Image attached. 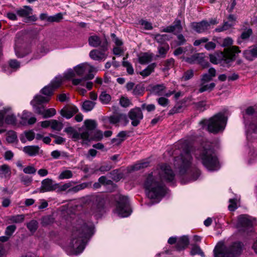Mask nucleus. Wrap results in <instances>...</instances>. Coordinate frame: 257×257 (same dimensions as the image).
<instances>
[{"instance_id": "1", "label": "nucleus", "mask_w": 257, "mask_h": 257, "mask_svg": "<svg viewBox=\"0 0 257 257\" xmlns=\"http://www.w3.org/2000/svg\"><path fill=\"white\" fill-rule=\"evenodd\" d=\"M182 152L180 156L175 158L176 164L180 166V173L181 175L186 174L190 176L192 174L190 165L192 158V153L195 159L201 161L203 165L210 171L217 170L219 168V162L214 153V150L209 143L202 144L197 148L193 149L189 146L186 141L179 142Z\"/></svg>"}, {"instance_id": "2", "label": "nucleus", "mask_w": 257, "mask_h": 257, "mask_svg": "<svg viewBox=\"0 0 257 257\" xmlns=\"http://www.w3.org/2000/svg\"><path fill=\"white\" fill-rule=\"evenodd\" d=\"M175 174L170 166L159 165L151 173L144 176V187L147 191V195L151 199H155L164 195L165 190L163 181L172 182Z\"/></svg>"}, {"instance_id": "3", "label": "nucleus", "mask_w": 257, "mask_h": 257, "mask_svg": "<svg viewBox=\"0 0 257 257\" xmlns=\"http://www.w3.org/2000/svg\"><path fill=\"white\" fill-rule=\"evenodd\" d=\"M93 229L94 225L91 222H85L82 219L77 220L68 246L72 253L77 254L82 252L84 248V239L93 234Z\"/></svg>"}, {"instance_id": "4", "label": "nucleus", "mask_w": 257, "mask_h": 257, "mask_svg": "<svg viewBox=\"0 0 257 257\" xmlns=\"http://www.w3.org/2000/svg\"><path fill=\"white\" fill-rule=\"evenodd\" d=\"M226 121L227 118L224 114L218 113L202 122L207 126V130L210 133L216 134L224 130Z\"/></svg>"}, {"instance_id": "5", "label": "nucleus", "mask_w": 257, "mask_h": 257, "mask_svg": "<svg viewBox=\"0 0 257 257\" xmlns=\"http://www.w3.org/2000/svg\"><path fill=\"white\" fill-rule=\"evenodd\" d=\"M243 246L241 242L235 241L222 250L215 248L214 257H237L241 254Z\"/></svg>"}, {"instance_id": "6", "label": "nucleus", "mask_w": 257, "mask_h": 257, "mask_svg": "<svg viewBox=\"0 0 257 257\" xmlns=\"http://www.w3.org/2000/svg\"><path fill=\"white\" fill-rule=\"evenodd\" d=\"M115 200L116 202V206L114 212L121 217L129 216L131 210L129 206L127 197L117 194L115 196Z\"/></svg>"}, {"instance_id": "7", "label": "nucleus", "mask_w": 257, "mask_h": 257, "mask_svg": "<svg viewBox=\"0 0 257 257\" xmlns=\"http://www.w3.org/2000/svg\"><path fill=\"white\" fill-rule=\"evenodd\" d=\"M74 73H69L71 76L75 75L80 77H84L88 74H93L97 72L96 69L88 63H83L78 65L74 68Z\"/></svg>"}, {"instance_id": "8", "label": "nucleus", "mask_w": 257, "mask_h": 257, "mask_svg": "<svg viewBox=\"0 0 257 257\" xmlns=\"http://www.w3.org/2000/svg\"><path fill=\"white\" fill-rule=\"evenodd\" d=\"M88 44L93 47H100L101 50L107 51L108 49V42L105 38L101 39L97 35L91 36L88 39Z\"/></svg>"}, {"instance_id": "9", "label": "nucleus", "mask_w": 257, "mask_h": 257, "mask_svg": "<svg viewBox=\"0 0 257 257\" xmlns=\"http://www.w3.org/2000/svg\"><path fill=\"white\" fill-rule=\"evenodd\" d=\"M128 116L132 120L131 124L134 126H138L144 117L141 108L138 107L131 109L128 113Z\"/></svg>"}, {"instance_id": "10", "label": "nucleus", "mask_w": 257, "mask_h": 257, "mask_svg": "<svg viewBox=\"0 0 257 257\" xmlns=\"http://www.w3.org/2000/svg\"><path fill=\"white\" fill-rule=\"evenodd\" d=\"M107 200V196L104 194H100L95 196V204L91 208L93 214L96 215L100 212L103 208L104 205Z\"/></svg>"}, {"instance_id": "11", "label": "nucleus", "mask_w": 257, "mask_h": 257, "mask_svg": "<svg viewBox=\"0 0 257 257\" xmlns=\"http://www.w3.org/2000/svg\"><path fill=\"white\" fill-rule=\"evenodd\" d=\"M240 53L239 47L236 46H233L224 50L223 53H221L223 56V59L224 61L232 60L234 59L235 54Z\"/></svg>"}, {"instance_id": "12", "label": "nucleus", "mask_w": 257, "mask_h": 257, "mask_svg": "<svg viewBox=\"0 0 257 257\" xmlns=\"http://www.w3.org/2000/svg\"><path fill=\"white\" fill-rule=\"evenodd\" d=\"M33 9L29 6H24L17 11V14L21 17H27L28 21L35 22L37 19L35 16H31Z\"/></svg>"}, {"instance_id": "13", "label": "nucleus", "mask_w": 257, "mask_h": 257, "mask_svg": "<svg viewBox=\"0 0 257 257\" xmlns=\"http://www.w3.org/2000/svg\"><path fill=\"white\" fill-rule=\"evenodd\" d=\"M57 186L58 183L54 184L52 179L50 178L45 179L41 182L40 192L44 193L55 191L56 190V187Z\"/></svg>"}, {"instance_id": "14", "label": "nucleus", "mask_w": 257, "mask_h": 257, "mask_svg": "<svg viewBox=\"0 0 257 257\" xmlns=\"http://www.w3.org/2000/svg\"><path fill=\"white\" fill-rule=\"evenodd\" d=\"M192 28L198 33L204 32L210 29V24L206 21H202L199 23H193Z\"/></svg>"}, {"instance_id": "15", "label": "nucleus", "mask_w": 257, "mask_h": 257, "mask_svg": "<svg viewBox=\"0 0 257 257\" xmlns=\"http://www.w3.org/2000/svg\"><path fill=\"white\" fill-rule=\"evenodd\" d=\"M108 120L110 123L116 124L119 122L123 121L124 124H126L128 120L125 114L122 113H115L110 116L108 118Z\"/></svg>"}, {"instance_id": "16", "label": "nucleus", "mask_w": 257, "mask_h": 257, "mask_svg": "<svg viewBox=\"0 0 257 257\" xmlns=\"http://www.w3.org/2000/svg\"><path fill=\"white\" fill-rule=\"evenodd\" d=\"M23 152L28 156L33 157L38 155L40 153H42V151L38 146H27L24 147L23 150Z\"/></svg>"}, {"instance_id": "17", "label": "nucleus", "mask_w": 257, "mask_h": 257, "mask_svg": "<svg viewBox=\"0 0 257 257\" xmlns=\"http://www.w3.org/2000/svg\"><path fill=\"white\" fill-rule=\"evenodd\" d=\"M77 108L75 106H68L63 108L61 110V114L66 118H70L78 111Z\"/></svg>"}, {"instance_id": "18", "label": "nucleus", "mask_w": 257, "mask_h": 257, "mask_svg": "<svg viewBox=\"0 0 257 257\" xmlns=\"http://www.w3.org/2000/svg\"><path fill=\"white\" fill-rule=\"evenodd\" d=\"M243 55L246 59L250 61L257 58V46L253 45L249 47L243 52Z\"/></svg>"}, {"instance_id": "19", "label": "nucleus", "mask_w": 257, "mask_h": 257, "mask_svg": "<svg viewBox=\"0 0 257 257\" xmlns=\"http://www.w3.org/2000/svg\"><path fill=\"white\" fill-rule=\"evenodd\" d=\"M105 51H99L97 50H92L89 53L90 57L94 60H101L105 59L107 55L105 54Z\"/></svg>"}, {"instance_id": "20", "label": "nucleus", "mask_w": 257, "mask_h": 257, "mask_svg": "<svg viewBox=\"0 0 257 257\" xmlns=\"http://www.w3.org/2000/svg\"><path fill=\"white\" fill-rule=\"evenodd\" d=\"M94 77V74H88L84 77H81V78L73 79L72 81V84L74 85H80L81 86H85L87 80H91Z\"/></svg>"}, {"instance_id": "21", "label": "nucleus", "mask_w": 257, "mask_h": 257, "mask_svg": "<svg viewBox=\"0 0 257 257\" xmlns=\"http://www.w3.org/2000/svg\"><path fill=\"white\" fill-rule=\"evenodd\" d=\"M216 75V70L213 68L208 70V73H205L201 75L200 81L209 82L212 80V78Z\"/></svg>"}, {"instance_id": "22", "label": "nucleus", "mask_w": 257, "mask_h": 257, "mask_svg": "<svg viewBox=\"0 0 257 257\" xmlns=\"http://www.w3.org/2000/svg\"><path fill=\"white\" fill-rule=\"evenodd\" d=\"M215 86V84L213 82L208 84L206 82H204L203 83V81H200L198 92L202 93L206 91H211L214 89Z\"/></svg>"}, {"instance_id": "23", "label": "nucleus", "mask_w": 257, "mask_h": 257, "mask_svg": "<svg viewBox=\"0 0 257 257\" xmlns=\"http://www.w3.org/2000/svg\"><path fill=\"white\" fill-rule=\"evenodd\" d=\"M153 55L150 53H144L139 56V62L141 64H147L152 60Z\"/></svg>"}, {"instance_id": "24", "label": "nucleus", "mask_w": 257, "mask_h": 257, "mask_svg": "<svg viewBox=\"0 0 257 257\" xmlns=\"http://www.w3.org/2000/svg\"><path fill=\"white\" fill-rule=\"evenodd\" d=\"M252 34V31L251 29H248L244 30L241 34L240 36L237 40V43L240 45L243 41L249 39Z\"/></svg>"}, {"instance_id": "25", "label": "nucleus", "mask_w": 257, "mask_h": 257, "mask_svg": "<svg viewBox=\"0 0 257 257\" xmlns=\"http://www.w3.org/2000/svg\"><path fill=\"white\" fill-rule=\"evenodd\" d=\"M189 244V239L187 236H183L180 237L177 242L176 247L178 250H181L186 247Z\"/></svg>"}, {"instance_id": "26", "label": "nucleus", "mask_w": 257, "mask_h": 257, "mask_svg": "<svg viewBox=\"0 0 257 257\" xmlns=\"http://www.w3.org/2000/svg\"><path fill=\"white\" fill-rule=\"evenodd\" d=\"M11 175L10 167L6 164H4L0 166V177L1 178H10Z\"/></svg>"}, {"instance_id": "27", "label": "nucleus", "mask_w": 257, "mask_h": 257, "mask_svg": "<svg viewBox=\"0 0 257 257\" xmlns=\"http://www.w3.org/2000/svg\"><path fill=\"white\" fill-rule=\"evenodd\" d=\"M156 66L157 64L156 63H153L148 65L145 69L141 71L139 74L143 77H147L154 71V69Z\"/></svg>"}, {"instance_id": "28", "label": "nucleus", "mask_w": 257, "mask_h": 257, "mask_svg": "<svg viewBox=\"0 0 257 257\" xmlns=\"http://www.w3.org/2000/svg\"><path fill=\"white\" fill-rule=\"evenodd\" d=\"M166 87L164 85V84H158L155 85L153 88L152 91L153 92L158 96H162L164 94V92H165Z\"/></svg>"}, {"instance_id": "29", "label": "nucleus", "mask_w": 257, "mask_h": 257, "mask_svg": "<svg viewBox=\"0 0 257 257\" xmlns=\"http://www.w3.org/2000/svg\"><path fill=\"white\" fill-rule=\"evenodd\" d=\"M73 173L69 170H63L60 172L58 176V179L60 180L69 179L73 177Z\"/></svg>"}, {"instance_id": "30", "label": "nucleus", "mask_w": 257, "mask_h": 257, "mask_svg": "<svg viewBox=\"0 0 257 257\" xmlns=\"http://www.w3.org/2000/svg\"><path fill=\"white\" fill-rule=\"evenodd\" d=\"M238 224L243 227H251V221L245 215H240L238 219Z\"/></svg>"}, {"instance_id": "31", "label": "nucleus", "mask_w": 257, "mask_h": 257, "mask_svg": "<svg viewBox=\"0 0 257 257\" xmlns=\"http://www.w3.org/2000/svg\"><path fill=\"white\" fill-rule=\"evenodd\" d=\"M184 109L183 103L180 101L177 102L175 105L169 111V114L173 115L174 114L181 112Z\"/></svg>"}, {"instance_id": "32", "label": "nucleus", "mask_w": 257, "mask_h": 257, "mask_svg": "<svg viewBox=\"0 0 257 257\" xmlns=\"http://www.w3.org/2000/svg\"><path fill=\"white\" fill-rule=\"evenodd\" d=\"M84 125L86 126V130L93 133L97 126L96 121L92 119H87L84 121Z\"/></svg>"}, {"instance_id": "33", "label": "nucleus", "mask_w": 257, "mask_h": 257, "mask_svg": "<svg viewBox=\"0 0 257 257\" xmlns=\"http://www.w3.org/2000/svg\"><path fill=\"white\" fill-rule=\"evenodd\" d=\"M73 182H69L66 183H64V184L60 185L58 183V186L56 187V190H57V192H61L67 191L68 192H69L70 188L71 187H72V183Z\"/></svg>"}, {"instance_id": "34", "label": "nucleus", "mask_w": 257, "mask_h": 257, "mask_svg": "<svg viewBox=\"0 0 257 257\" xmlns=\"http://www.w3.org/2000/svg\"><path fill=\"white\" fill-rule=\"evenodd\" d=\"M20 178L21 182L26 187L30 186L33 181L31 177L24 175V174L20 175Z\"/></svg>"}, {"instance_id": "35", "label": "nucleus", "mask_w": 257, "mask_h": 257, "mask_svg": "<svg viewBox=\"0 0 257 257\" xmlns=\"http://www.w3.org/2000/svg\"><path fill=\"white\" fill-rule=\"evenodd\" d=\"M99 99L102 103L108 104L110 101L111 97L109 94L103 91L99 95Z\"/></svg>"}, {"instance_id": "36", "label": "nucleus", "mask_w": 257, "mask_h": 257, "mask_svg": "<svg viewBox=\"0 0 257 257\" xmlns=\"http://www.w3.org/2000/svg\"><path fill=\"white\" fill-rule=\"evenodd\" d=\"M194 76V71L192 69L185 71L181 78V80L186 81L191 79Z\"/></svg>"}, {"instance_id": "37", "label": "nucleus", "mask_w": 257, "mask_h": 257, "mask_svg": "<svg viewBox=\"0 0 257 257\" xmlns=\"http://www.w3.org/2000/svg\"><path fill=\"white\" fill-rule=\"evenodd\" d=\"M25 219L24 214H19L10 216L9 220L13 223H21L23 222Z\"/></svg>"}, {"instance_id": "38", "label": "nucleus", "mask_w": 257, "mask_h": 257, "mask_svg": "<svg viewBox=\"0 0 257 257\" xmlns=\"http://www.w3.org/2000/svg\"><path fill=\"white\" fill-rule=\"evenodd\" d=\"M63 124L62 122H59L55 119L51 120V127L57 131H60L63 128Z\"/></svg>"}, {"instance_id": "39", "label": "nucleus", "mask_w": 257, "mask_h": 257, "mask_svg": "<svg viewBox=\"0 0 257 257\" xmlns=\"http://www.w3.org/2000/svg\"><path fill=\"white\" fill-rule=\"evenodd\" d=\"M125 58L123 59L122 66L126 68L127 72L130 75H133L134 73V68L132 65L128 61L125 60Z\"/></svg>"}, {"instance_id": "40", "label": "nucleus", "mask_w": 257, "mask_h": 257, "mask_svg": "<svg viewBox=\"0 0 257 257\" xmlns=\"http://www.w3.org/2000/svg\"><path fill=\"white\" fill-rule=\"evenodd\" d=\"M17 136L14 131H9L7 134L6 140L9 143H13L17 140Z\"/></svg>"}, {"instance_id": "41", "label": "nucleus", "mask_w": 257, "mask_h": 257, "mask_svg": "<svg viewBox=\"0 0 257 257\" xmlns=\"http://www.w3.org/2000/svg\"><path fill=\"white\" fill-rule=\"evenodd\" d=\"M190 253L192 255H194L195 254H199L203 257L205 256L204 253L202 251L200 247L198 245H194L193 246Z\"/></svg>"}, {"instance_id": "42", "label": "nucleus", "mask_w": 257, "mask_h": 257, "mask_svg": "<svg viewBox=\"0 0 257 257\" xmlns=\"http://www.w3.org/2000/svg\"><path fill=\"white\" fill-rule=\"evenodd\" d=\"M92 132H90L86 130L80 134V139L83 140V142L90 141L91 140Z\"/></svg>"}, {"instance_id": "43", "label": "nucleus", "mask_w": 257, "mask_h": 257, "mask_svg": "<svg viewBox=\"0 0 257 257\" xmlns=\"http://www.w3.org/2000/svg\"><path fill=\"white\" fill-rule=\"evenodd\" d=\"M103 138L102 132L100 131H94L91 134V139L94 141H100Z\"/></svg>"}, {"instance_id": "44", "label": "nucleus", "mask_w": 257, "mask_h": 257, "mask_svg": "<svg viewBox=\"0 0 257 257\" xmlns=\"http://www.w3.org/2000/svg\"><path fill=\"white\" fill-rule=\"evenodd\" d=\"M155 40L159 43H163L165 41L169 40V36L166 34H156L155 36Z\"/></svg>"}, {"instance_id": "45", "label": "nucleus", "mask_w": 257, "mask_h": 257, "mask_svg": "<svg viewBox=\"0 0 257 257\" xmlns=\"http://www.w3.org/2000/svg\"><path fill=\"white\" fill-rule=\"evenodd\" d=\"M202 57V53H197L193 55L191 57L187 58L186 61L189 63H197L199 59H201Z\"/></svg>"}, {"instance_id": "46", "label": "nucleus", "mask_w": 257, "mask_h": 257, "mask_svg": "<svg viewBox=\"0 0 257 257\" xmlns=\"http://www.w3.org/2000/svg\"><path fill=\"white\" fill-rule=\"evenodd\" d=\"M95 105V103L90 100L85 101L82 105L83 108L87 111L91 110Z\"/></svg>"}, {"instance_id": "47", "label": "nucleus", "mask_w": 257, "mask_h": 257, "mask_svg": "<svg viewBox=\"0 0 257 257\" xmlns=\"http://www.w3.org/2000/svg\"><path fill=\"white\" fill-rule=\"evenodd\" d=\"M63 19V15L61 13H58L56 15L50 16L48 18V22H59Z\"/></svg>"}, {"instance_id": "48", "label": "nucleus", "mask_w": 257, "mask_h": 257, "mask_svg": "<svg viewBox=\"0 0 257 257\" xmlns=\"http://www.w3.org/2000/svg\"><path fill=\"white\" fill-rule=\"evenodd\" d=\"M27 226L31 232H35L38 228V222L32 220L27 223Z\"/></svg>"}, {"instance_id": "49", "label": "nucleus", "mask_w": 257, "mask_h": 257, "mask_svg": "<svg viewBox=\"0 0 257 257\" xmlns=\"http://www.w3.org/2000/svg\"><path fill=\"white\" fill-rule=\"evenodd\" d=\"M54 90L53 88L49 85L44 87L42 89L41 92L43 94L50 97V96L53 94Z\"/></svg>"}, {"instance_id": "50", "label": "nucleus", "mask_w": 257, "mask_h": 257, "mask_svg": "<svg viewBox=\"0 0 257 257\" xmlns=\"http://www.w3.org/2000/svg\"><path fill=\"white\" fill-rule=\"evenodd\" d=\"M172 26L173 27L174 30L178 33H180L183 30L181 21L179 19H176L173 22V25Z\"/></svg>"}, {"instance_id": "51", "label": "nucleus", "mask_w": 257, "mask_h": 257, "mask_svg": "<svg viewBox=\"0 0 257 257\" xmlns=\"http://www.w3.org/2000/svg\"><path fill=\"white\" fill-rule=\"evenodd\" d=\"M50 97L48 96H43L42 95H38L35 97L34 100L38 104L48 102L50 100Z\"/></svg>"}, {"instance_id": "52", "label": "nucleus", "mask_w": 257, "mask_h": 257, "mask_svg": "<svg viewBox=\"0 0 257 257\" xmlns=\"http://www.w3.org/2000/svg\"><path fill=\"white\" fill-rule=\"evenodd\" d=\"M86 187L87 184L86 183H82L73 187L72 186L70 188L69 192L76 193L85 188Z\"/></svg>"}, {"instance_id": "53", "label": "nucleus", "mask_w": 257, "mask_h": 257, "mask_svg": "<svg viewBox=\"0 0 257 257\" xmlns=\"http://www.w3.org/2000/svg\"><path fill=\"white\" fill-rule=\"evenodd\" d=\"M169 49V46L168 45H164L160 46L158 48L159 53L160 56L162 57H165Z\"/></svg>"}, {"instance_id": "54", "label": "nucleus", "mask_w": 257, "mask_h": 257, "mask_svg": "<svg viewBox=\"0 0 257 257\" xmlns=\"http://www.w3.org/2000/svg\"><path fill=\"white\" fill-rule=\"evenodd\" d=\"M62 79L59 78H56L53 81H52L49 84L54 90L58 88L62 84Z\"/></svg>"}, {"instance_id": "55", "label": "nucleus", "mask_w": 257, "mask_h": 257, "mask_svg": "<svg viewBox=\"0 0 257 257\" xmlns=\"http://www.w3.org/2000/svg\"><path fill=\"white\" fill-rule=\"evenodd\" d=\"M56 113V111L53 108L45 109L44 110V117H50L55 115Z\"/></svg>"}, {"instance_id": "56", "label": "nucleus", "mask_w": 257, "mask_h": 257, "mask_svg": "<svg viewBox=\"0 0 257 257\" xmlns=\"http://www.w3.org/2000/svg\"><path fill=\"white\" fill-rule=\"evenodd\" d=\"M149 162L147 161L141 162L133 166L134 170H138L141 168H146L149 166Z\"/></svg>"}, {"instance_id": "57", "label": "nucleus", "mask_w": 257, "mask_h": 257, "mask_svg": "<svg viewBox=\"0 0 257 257\" xmlns=\"http://www.w3.org/2000/svg\"><path fill=\"white\" fill-rule=\"evenodd\" d=\"M120 104L122 107H127L132 105V102L127 97H121L120 99Z\"/></svg>"}, {"instance_id": "58", "label": "nucleus", "mask_w": 257, "mask_h": 257, "mask_svg": "<svg viewBox=\"0 0 257 257\" xmlns=\"http://www.w3.org/2000/svg\"><path fill=\"white\" fill-rule=\"evenodd\" d=\"M229 205L228 206L229 210L233 211L237 208V200L236 199H230Z\"/></svg>"}, {"instance_id": "59", "label": "nucleus", "mask_w": 257, "mask_h": 257, "mask_svg": "<svg viewBox=\"0 0 257 257\" xmlns=\"http://www.w3.org/2000/svg\"><path fill=\"white\" fill-rule=\"evenodd\" d=\"M23 172L27 174H34L36 172V169L33 166L30 165L23 169Z\"/></svg>"}, {"instance_id": "60", "label": "nucleus", "mask_w": 257, "mask_h": 257, "mask_svg": "<svg viewBox=\"0 0 257 257\" xmlns=\"http://www.w3.org/2000/svg\"><path fill=\"white\" fill-rule=\"evenodd\" d=\"M16 229V226L15 225H11L8 226L6 229L5 233L8 236H10L14 233Z\"/></svg>"}, {"instance_id": "61", "label": "nucleus", "mask_w": 257, "mask_h": 257, "mask_svg": "<svg viewBox=\"0 0 257 257\" xmlns=\"http://www.w3.org/2000/svg\"><path fill=\"white\" fill-rule=\"evenodd\" d=\"M157 102L160 105L165 107L168 105L169 100L168 98L164 97H161L157 99Z\"/></svg>"}, {"instance_id": "62", "label": "nucleus", "mask_w": 257, "mask_h": 257, "mask_svg": "<svg viewBox=\"0 0 257 257\" xmlns=\"http://www.w3.org/2000/svg\"><path fill=\"white\" fill-rule=\"evenodd\" d=\"M7 123L14 124L16 123V117L13 114L8 115L6 118Z\"/></svg>"}, {"instance_id": "63", "label": "nucleus", "mask_w": 257, "mask_h": 257, "mask_svg": "<svg viewBox=\"0 0 257 257\" xmlns=\"http://www.w3.org/2000/svg\"><path fill=\"white\" fill-rule=\"evenodd\" d=\"M141 107L143 109H146L148 112L154 111L156 108L155 105L153 104H147L144 103L142 105Z\"/></svg>"}, {"instance_id": "64", "label": "nucleus", "mask_w": 257, "mask_h": 257, "mask_svg": "<svg viewBox=\"0 0 257 257\" xmlns=\"http://www.w3.org/2000/svg\"><path fill=\"white\" fill-rule=\"evenodd\" d=\"M140 24L144 26L146 30H150L153 29L152 24L148 21L142 20L140 21Z\"/></svg>"}]
</instances>
